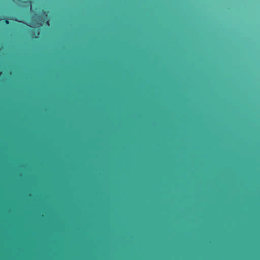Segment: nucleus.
Instances as JSON below:
<instances>
[{
    "label": "nucleus",
    "mask_w": 260,
    "mask_h": 260,
    "mask_svg": "<svg viewBox=\"0 0 260 260\" xmlns=\"http://www.w3.org/2000/svg\"><path fill=\"white\" fill-rule=\"evenodd\" d=\"M259 260H260V259H259Z\"/></svg>",
    "instance_id": "3"
},
{
    "label": "nucleus",
    "mask_w": 260,
    "mask_h": 260,
    "mask_svg": "<svg viewBox=\"0 0 260 260\" xmlns=\"http://www.w3.org/2000/svg\"><path fill=\"white\" fill-rule=\"evenodd\" d=\"M28 3H29V5H30H30H31V2L30 1H29V2H28Z\"/></svg>",
    "instance_id": "2"
},
{
    "label": "nucleus",
    "mask_w": 260,
    "mask_h": 260,
    "mask_svg": "<svg viewBox=\"0 0 260 260\" xmlns=\"http://www.w3.org/2000/svg\"><path fill=\"white\" fill-rule=\"evenodd\" d=\"M3 20H4V22L5 23V24L8 25L9 24V21L8 19L4 18V19H3Z\"/></svg>",
    "instance_id": "1"
}]
</instances>
